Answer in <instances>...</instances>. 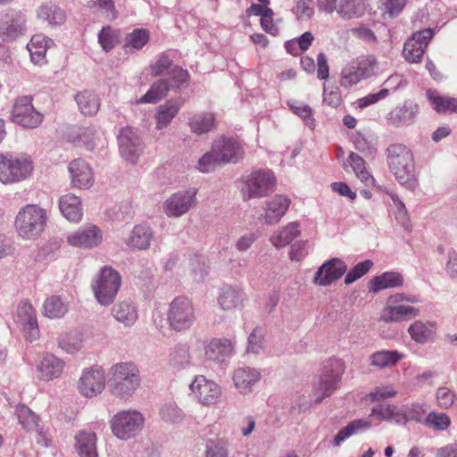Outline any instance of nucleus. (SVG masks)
Segmentation results:
<instances>
[{
  "label": "nucleus",
  "instance_id": "nucleus-60",
  "mask_svg": "<svg viewBox=\"0 0 457 457\" xmlns=\"http://www.w3.org/2000/svg\"><path fill=\"white\" fill-rule=\"evenodd\" d=\"M205 457H228L226 444L221 440H208L205 445Z\"/></svg>",
  "mask_w": 457,
  "mask_h": 457
},
{
  "label": "nucleus",
  "instance_id": "nucleus-11",
  "mask_svg": "<svg viewBox=\"0 0 457 457\" xmlns=\"http://www.w3.org/2000/svg\"><path fill=\"white\" fill-rule=\"evenodd\" d=\"M197 189L188 188L170 195L163 203V212L169 218H179L197 204Z\"/></svg>",
  "mask_w": 457,
  "mask_h": 457
},
{
  "label": "nucleus",
  "instance_id": "nucleus-54",
  "mask_svg": "<svg viewBox=\"0 0 457 457\" xmlns=\"http://www.w3.org/2000/svg\"><path fill=\"white\" fill-rule=\"evenodd\" d=\"M170 364L177 370L186 369L190 365L191 355L189 350L185 346H179L170 354Z\"/></svg>",
  "mask_w": 457,
  "mask_h": 457
},
{
  "label": "nucleus",
  "instance_id": "nucleus-14",
  "mask_svg": "<svg viewBox=\"0 0 457 457\" xmlns=\"http://www.w3.org/2000/svg\"><path fill=\"white\" fill-rule=\"evenodd\" d=\"M69 245L82 249L97 247L103 241L102 230L94 224H88L67 236Z\"/></svg>",
  "mask_w": 457,
  "mask_h": 457
},
{
  "label": "nucleus",
  "instance_id": "nucleus-32",
  "mask_svg": "<svg viewBox=\"0 0 457 457\" xmlns=\"http://www.w3.org/2000/svg\"><path fill=\"white\" fill-rule=\"evenodd\" d=\"M37 18L47 22L51 27L65 23L67 15L64 10L54 4H44L37 10Z\"/></svg>",
  "mask_w": 457,
  "mask_h": 457
},
{
  "label": "nucleus",
  "instance_id": "nucleus-24",
  "mask_svg": "<svg viewBox=\"0 0 457 457\" xmlns=\"http://www.w3.org/2000/svg\"><path fill=\"white\" fill-rule=\"evenodd\" d=\"M245 300V293L241 287L237 286H224L220 288L218 297V303L224 311L241 308Z\"/></svg>",
  "mask_w": 457,
  "mask_h": 457
},
{
  "label": "nucleus",
  "instance_id": "nucleus-13",
  "mask_svg": "<svg viewBox=\"0 0 457 457\" xmlns=\"http://www.w3.org/2000/svg\"><path fill=\"white\" fill-rule=\"evenodd\" d=\"M433 37L434 30L431 29H426L413 33L404 43L403 50L404 59L411 63L420 62L428 43Z\"/></svg>",
  "mask_w": 457,
  "mask_h": 457
},
{
  "label": "nucleus",
  "instance_id": "nucleus-37",
  "mask_svg": "<svg viewBox=\"0 0 457 457\" xmlns=\"http://www.w3.org/2000/svg\"><path fill=\"white\" fill-rule=\"evenodd\" d=\"M371 427L370 421L363 419L354 420L349 422L345 427L342 428L334 436L331 444L334 447H338L344 441L351 436L361 431L369 429Z\"/></svg>",
  "mask_w": 457,
  "mask_h": 457
},
{
  "label": "nucleus",
  "instance_id": "nucleus-56",
  "mask_svg": "<svg viewBox=\"0 0 457 457\" xmlns=\"http://www.w3.org/2000/svg\"><path fill=\"white\" fill-rule=\"evenodd\" d=\"M218 158V154L214 153L213 146L212 145L211 151L205 153L198 160L197 169L204 173L214 170L218 165L223 164Z\"/></svg>",
  "mask_w": 457,
  "mask_h": 457
},
{
  "label": "nucleus",
  "instance_id": "nucleus-57",
  "mask_svg": "<svg viewBox=\"0 0 457 457\" xmlns=\"http://www.w3.org/2000/svg\"><path fill=\"white\" fill-rule=\"evenodd\" d=\"M172 68L171 60L165 54H160L156 61L151 64L150 71L151 75L154 77L169 75Z\"/></svg>",
  "mask_w": 457,
  "mask_h": 457
},
{
  "label": "nucleus",
  "instance_id": "nucleus-61",
  "mask_svg": "<svg viewBox=\"0 0 457 457\" xmlns=\"http://www.w3.org/2000/svg\"><path fill=\"white\" fill-rule=\"evenodd\" d=\"M28 205L22 207L18 212L15 220L14 227L20 237L27 238L29 237V211Z\"/></svg>",
  "mask_w": 457,
  "mask_h": 457
},
{
  "label": "nucleus",
  "instance_id": "nucleus-52",
  "mask_svg": "<svg viewBox=\"0 0 457 457\" xmlns=\"http://www.w3.org/2000/svg\"><path fill=\"white\" fill-rule=\"evenodd\" d=\"M187 269L192 279L199 282L207 274L208 267L202 255L195 254L187 260Z\"/></svg>",
  "mask_w": 457,
  "mask_h": 457
},
{
  "label": "nucleus",
  "instance_id": "nucleus-45",
  "mask_svg": "<svg viewBox=\"0 0 457 457\" xmlns=\"http://www.w3.org/2000/svg\"><path fill=\"white\" fill-rule=\"evenodd\" d=\"M58 345L67 353H76L82 348L83 335L76 330L63 333L58 338Z\"/></svg>",
  "mask_w": 457,
  "mask_h": 457
},
{
  "label": "nucleus",
  "instance_id": "nucleus-18",
  "mask_svg": "<svg viewBox=\"0 0 457 457\" xmlns=\"http://www.w3.org/2000/svg\"><path fill=\"white\" fill-rule=\"evenodd\" d=\"M25 24L24 15L0 13V37L3 40L15 39L25 32Z\"/></svg>",
  "mask_w": 457,
  "mask_h": 457
},
{
  "label": "nucleus",
  "instance_id": "nucleus-40",
  "mask_svg": "<svg viewBox=\"0 0 457 457\" xmlns=\"http://www.w3.org/2000/svg\"><path fill=\"white\" fill-rule=\"evenodd\" d=\"M77 104L84 115L93 116L97 113L100 108L98 96L93 91H83L75 96Z\"/></svg>",
  "mask_w": 457,
  "mask_h": 457
},
{
  "label": "nucleus",
  "instance_id": "nucleus-4",
  "mask_svg": "<svg viewBox=\"0 0 457 457\" xmlns=\"http://www.w3.org/2000/svg\"><path fill=\"white\" fill-rule=\"evenodd\" d=\"M344 372L345 364L342 360L333 358L325 362L319 380L314 384L315 403H320L338 388Z\"/></svg>",
  "mask_w": 457,
  "mask_h": 457
},
{
  "label": "nucleus",
  "instance_id": "nucleus-17",
  "mask_svg": "<svg viewBox=\"0 0 457 457\" xmlns=\"http://www.w3.org/2000/svg\"><path fill=\"white\" fill-rule=\"evenodd\" d=\"M347 270L346 263L339 258L324 262L316 271L313 282L318 286H328L338 280Z\"/></svg>",
  "mask_w": 457,
  "mask_h": 457
},
{
  "label": "nucleus",
  "instance_id": "nucleus-7",
  "mask_svg": "<svg viewBox=\"0 0 457 457\" xmlns=\"http://www.w3.org/2000/svg\"><path fill=\"white\" fill-rule=\"evenodd\" d=\"M170 327L175 331L189 329L196 320L193 303L185 296H178L170 303L167 312Z\"/></svg>",
  "mask_w": 457,
  "mask_h": 457
},
{
  "label": "nucleus",
  "instance_id": "nucleus-39",
  "mask_svg": "<svg viewBox=\"0 0 457 457\" xmlns=\"http://www.w3.org/2000/svg\"><path fill=\"white\" fill-rule=\"evenodd\" d=\"M69 310V303L59 295L47 297L43 304V314L49 319H61Z\"/></svg>",
  "mask_w": 457,
  "mask_h": 457
},
{
  "label": "nucleus",
  "instance_id": "nucleus-10",
  "mask_svg": "<svg viewBox=\"0 0 457 457\" xmlns=\"http://www.w3.org/2000/svg\"><path fill=\"white\" fill-rule=\"evenodd\" d=\"M192 397L200 404L211 407L219 403L221 397V388L213 380L208 379L203 375L195 377L189 385Z\"/></svg>",
  "mask_w": 457,
  "mask_h": 457
},
{
  "label": "nucleus",
  "instance_id": "nucleus-53",
  "mask_svg": "<svg viewBox=\"0 0 457 457\" xmlns=\"http://www.w3.org/2000/svg\"><path fill=\"white\" fill-rule=\"evenodd\" d=\"M160 417L168 423L175 424L184 420V412L173 402L165 403L160 409Z\"/></svg>",
  "mask_w": 457,
  "mask_h": 457
},
{
  "label": "nucleus",
  "instance_id": "nucleus-36",
  "mask_svg": "<svg viewBox=\"0 0 457 457\" xmlns=\"http://www.w3.org/2000/svg\"><path fill=\"white\" fill-rule=\"evenodd\" d=\"M76 450L79 457H97L96 433L80 431L76 436Z\"/></svg>",
  "mask_w": 457,
  "mask_h": 457
},
{
  "label": "nucleus",
  "instance_id": "nucleus-64",
  "mask_svg": "<svg viewBox=\"0 0 457 457\" xmlns=\"http://www.w3.org/2000/svg\"><path fill=\"white\" fill-rule=\"evenodd\" d=\"M397 395V391L393 386L386 385L380 386L374 388L369 395L368 398L371 402H378L388 398L395 397Z\"/></svg>",
  "mask_w": 457,
  "mask_h": 457
},
{
  "label": "nucleus",
  "instance_id": "nucleus-42",
  "mask_svg": "<svg viewBox=\"0 0 457 457\" xmlns=\"http://www.w3.org/2000/svg\"><path fill=\"white\" fill-rule=\"evenodd\" d=\"M348 162L352 167L355 176L366 186L371 187L375 185V179L370 173L366 167L364 159L354 152H351L348 156Z\"/></svg>",
  "mask_w": 457,
  "mask_h": 457
},
{
  "label": "nucleus",
  "instance_id": "nucleus-46",
  "mask_svg": "<svg viewBox=\"0 0 457 457\" xmlns=\"http://www.w3.org/2000/svg\"><path fill=\"white\" fill-rule=\"evenodd\" d=\"M370 416L390 423L400 424L403 422V415L396 406L379 404L371 409Z\"/></svg>",
  "mask_w": 457,
  "mask_h": 457
},
{
  "label": "nucleus",
  "instance_id": "nucleus-28",
  "mask_svg": "<svg viewBox=\"0 0 457 457\" xmlns=\"http://www.w3.org/2000/svg\"><path fill=\"white\" fill-rule=\"evenodd\" d=\"M59 209L62 215L70 221L78 223L82 219V206L79 196L67 194L59 199Z\"/></svg>",
  "mask_w": 457,
  "mask_h": 457
},
{
  "label": "nucleus",
  "instance_id": "nucleus-62",
  "mask_svg": "<svg viewBox=\"0 0 457 457\" xmlns=\"http://www.w3.org/2000/svg\"><path fill=\"white\" fill-rule=\"evenodd\" d=\"M450 419L445 413L430 412L425 419V424L437 430H445L450 426Z\"/></svg>",
  "mask_w": 457,
  "mask_h": 457
},
{
  "label": "nucleus",
  "instance_id": "nucleus-33",
  "mask_svg": "<svg viewBox=\"0 0 457 457\" xmlns=\"http://www.w3.org/2000/svg\"><path fill=\"white\" fill-rule=\"evenodd\" d=\"M52 44L53 40L43 34H36L30 37V61L40 66L46 64V54Z\"/></svg>",
  "mask_w": 457,
  "mask_h": 457
},
{
  "label": "nucleus",
  "instance_id": "nucleus-26",
  "mask_svg": "<svg viewBox=\"0 0 457 457\" xmlns=\"http://www.w3.org/2000/svg\"><path fill=\"white\" fill-rule=\"evenodd\" d=\"M154 233L149 226L136 225L125 238V244L133 249L145 250L150 247Z\"/></svg>",
  "mask_w": 457,
  "mask_h": 457
},
{
  "label": "nucleus",
  "instance_id": "nucleus-48",
  "mask_svg": "<svg viewBox=\"0 0 457 457\" xmlns=\"http://www.w3.org/2000/svg\"><path fill=\"white\" fill-rule=\"evenodd\" d=\"M149 41V32L144 29H136L128 34L125 38L124 49L126 53L131 50L142 49Z\"/></svg>",
  "mask_w": 457,
  "mask_h": 457
},
{
  "label": "nucleus",
  "instance_id": "nucleus-38",
  "mask_svg": "<svg viewBox=\"0 0 457 457\" xmlns=\"http://www.w3.org/2000/svg\"><path fill=\"white\" fill-rule=\"evenodd\" d=\"M403 353L395 350H381L373 353L370 356V364L378 369H384L396 365L403 359Z\"/></svg>",
  "mask_w": 457,
  "mask_h": 457
},
{
  "label": "nucleus",
  "instance_id": "nucleus-19",
  "mask_svg": "<svg viewBox=\"0 0 457 457\" xmlns=\"http://www.w3.org/2000/svg\"><path fill=\"white\" fill-rule=\"evenodd\" d=\"M260 371L254 368L244 366L233 371V383L236 389L242 395L251 393L261 380Z\"/></svg>",
  "mask_w": 457,
  "mask_h": 457
},
{
  "label": "nucleus",
  "instance_id": "nucleus-5",
  "mask_svg": "<svg viewBox=\"0 0 457 457\" xmlns=\"http://www.w3.org/2000/svg\"><path fill=\"white\" fill-rule=\"evenodd\" d=\"M378 68V60L375 55H361L351 61L341 71L340 85L349 88L357 85L361 80L375 75Z\"/></svg>",
  "mask_w": 457,
  "mask_h": 457
},
{
  "label": "nucleus",
  "instance_id": "nucleus-20",
  "mask_svg": "<svg viewBox=\"0 0 457 457\" xmlns=\"http://www.w3.org/2000/svg\"><path fill=\"white\" fill-rule=\"evenodd\" d=\"M65 363L52 353H46L39 357L37 364V372L40 379L49 381L60 377Z\"/></svg>",
  "mask_w": 457,
  "mask_h": 457
},
{
  "label": "nucleus",
  "instance_id": "nucleus-58",
  "mask_svg": "<svg viewBox=\"0 0 457 457\" xmlns=\"http://www.w3.org/2000/svg\"><path fill=\"white\" fill-rule=\"evenodd\" d=\"M373 266V262L370 260H365L357 263L353 269H351L345 278V283L350 285L365 275L370 269Z\"/></svg>",
  "mask_w": 457,
  "mask_h": 457
},
{
  "label": "nucleus",
  "instance_id": "nucleus-12",
  "mask_svg": "<svg viewBox=\"0 0 457 457\" xmlns=\"http://www.w3.org/2000/svg\"><path fill=\"white\" fill-rule=\"evenodd\" d=\"M106 382L104 370L95 366L83 370L78 382V388L83 396L92 398L103 392Z\"/></svg>",
  "mask_w": 457,
  "mask_h": 457
},
{
  "label": "nucleus",
  "instance_id": "nucleus-41",
  "mask_svg": "<svg viewBox=\"0 0 457 457\" xmlns=\"http://www.w3.org/2000/svg\"><path fill=\"white\" fill-rule=\"evenodd\" d=\"M403 284V278L401 273L395 271L384 272L372 279L370 291L377 293L386 288L399 287Z\"/></svg>",
  "mask_w": 457,
  "mask_h": 457
},
{
  "label": "nucleus",
  "instance_id": "nucleus-63",
  "mask_svg": "<svg viewBox=\"0 0 457 457\" xmlns=\"http://www.w3.org/2000/svg\"><path fill=\"white\" fill-rule=\"evenodd\" d=\"M263 345V333L259 328H254L248 337L246 352L248 353H259Z\"/></svg>",
  "mask_w": 457,
  "mask_h": 457
},
{
  "label": "nucleus",
  "instance_id": "nucleus-9",
  "mask_svg": "<svg viewBox=\"0 0 457 457\" xmlns=\"http://www.w3.org/2000/svg\"><path fill=\"white\" fill-rule=\"evenodd\" d=\"M276 184V178L270 170H254L245 179L241 192L245 200L260 198L272 190Z\"/></svg>",
  "mask_w": 457,
  "mask_h": 457
},
{
  "label": "nucleus",
  "instance_id": "nucleus-43",
  "mask_svg": "<svg viewBox=\"0 0 457 457\" xmlns=\"http://www.w3.org/2000/svg\"><path fill=\"white\" fill-rule=\"evenodd\" d=\"M170 88V82L166 79H159L154 82L147 92L142 96L137 104H155L163 98Z\"/></svg>",
  "mask_w": 457,
  "mask_h": 457
},
{
  "label": "nucleus",
  "instance_id": "nucleus-44",
  "mask_svg": "<svg viewBox=\"0 0 457 457\" xmlns=\"http://www.w3.org/2000/svg\"><path fill=\"white\" fill-rule=\"evenodd\" d=\"M11 120L12 122L27 127L29 124V96H21L14 99L11 111Z\"/></svg>",
  "mask_w": 457,
  "mask_h": 457
},
{
  "label": "nucleus",
  "instance_id": "nucleus-55",
  "mask_svg": "<svg viewBox=\"0 0 457 457\" xmlns=\"http://www.w3.org/2000/svg\"><path fill=\"white\" fill-rule=\"evenodd\" d=\"M118 42L116 31L111 27H104L98 33V43L104 52H110Z\"/></svg>",
  "mask_w": 457,
  "mask_h": 457
},
{
  "label": "nucleus",
  "instance_id": "nucleus-31",
  "mask_svg": "<svg viewBox=\"0 0 457 457\" xmlns=\"http://www.w3.org/2000/svg\"><path fill=\"white\" fill-rule=\"evenodd\" d=\"M187 124L192 133L200 136L213 130L217 121L214 113L203 112L191 116Z\"/></svg>",
  "mask_w": 457,
  "mask_h": 457
},
{
  "label": "nucleus",
  "instance_id": "nucleus-15",
  "mask_svg": "<svg viewBox=\"0 0 457 457\" xmlns=\"http://www.w3.org/2000/svg\"><path fill=\"white\" fill-rule=\"evenodd\" d=\"M118 141L121 157L128 162L136 163L143 151V145L137 132L129 127L123 128L120 131Z\"/></svg>",
  "mask_w": 457,
  "mask_h": 457
},
{
  "label": "nucleus",
  "instance_id": "nucleus-50",
  "mask_svg": "<svg viewBox=\"0 0 457 457\" xmlns=\"http://www.w3.org/2000/svg\"><path fill=\"white\" fill-rule=\"evenodd\" d=\"M29 416L30 430H33L36 434L37 444L44 447L49 446L51 438L48 428H46L45 424L42 423L40 418L32 411H30Z\"/></svg>",
  "mask_w": 457,
  "mask_h": 457
},
{
  "label": "nucleus",
  "instance_id": "nucleus-47",
  "mask_svg": "<svg viewBox=\"0 0 457 457\" xmlns=\"http://www.w3.org/2000/svg\"><path fill=\"white\" fill-rule=\"evenodd\" d=\"M47 222L46 210L30 204V238L38 237L46 228Z\"/></svg>",
  "mask_w": 457,
  "mask_h": 457
},
{
  "label": "nucleus",
  "instance_id": "nucleus-51",
  "mask_svg": "<svg viewBox=\"0 0 457 457\" xmlns=\"http://www.w3.org/2000/svg\"><path fill=\"white\" fill-rule=\"evenodd\" d=\"M427 96L437 112H457V99L443 97L430 90L427 92Z\"/></svg>",
  "mask_w": 457,
  "mask_h": 457
},
{
  "label": "nucleus",
  "instance_id": "nucleus-1",
  "mask_svg": "<svg viewBox=\"0 0 457 457\" xmlns=\"http://www.w3.org/2000/svg\"><path fill=\"white\" fill-rule=\"evenodd\" d=\"M141 385L140 370L132 361H122L112 365L107 373L110 394L120 400L130 398Z\"/></svg>",
  "mask_w": 457,
  "mask_h": 457
},
{
  "label": "nucleus",
  "instance_id": "nucleus-3",
  "mask_svg": "<svg viewBox=\"0 0 457 457\" xmlns=\"http://www.w3.org/2000/svg\"><path fill=\"white\" fill-rule=\"evenodd\" d=\"M121 285L120 273L111 266L103 267L91 282L94 295L101 305L113 303Z\"/></svg>",
  "mask_w": 457,
  "mask_h": 457
},
{
  "label": "nucleus",
  "instance_id": "nucleus-49",
  "mask_svg": "<svg viewBox=\"0 0 457 457\" xmlns=\"http://www.w3.org/2000/svg\"><path fill=\"white\" fill-rule=\"evenodd\" d=\"M352 142L357 151L362 153L368 158H374L377 154V144L372 139L356 131L352 136Z\"/></svg>",
  "mask_w": 457,
  "mask_h": 457
},
{
  "label": "nucleus",
  "instance_id": "nucleus-8",
  "mask_svg": "<svg viewBox=\"0 0 457 457\" xmlns=\"http://www.w3.org/2000/svg\"><path fill=\"white\" fill-rule=\"evenodd\" d=\"M28 168L29 162L25 154H0V181L2 183L12 184L25 179Z\"/></svg>",
  "mask_w": 457,
  "mask_h": 457
},
{
  "label": "nucleus",
  "instance_id": "nucleus-16",
  "mask_svg": "<svg viewBox=\"0 0 457 457\" xmlns=\"http://www.w3.org/2000/svg\"><path fill=\"white\" fill-rule=\"evenodd\" d=\"M212 146L214 153L218 154V160L223 164L237 163L245 156L242 144L233 137H220L212 143Z\"/></svg>",
  "mask_w": 457,
  "mask_h": 457
},
{
  "label": "nucleus",
  "instance_id": "nucleus-2",
  "mask_svg": "<svg viewBox=\"0 0 457 457\" xmlns=\"http://www.w3.org/2000/svg\"><path fill=\"white\" fill-rule=\"evenodd\" d=\"M386 163L395 179L406 188L417 187L415 162L411 149L400 143L390 144L386 150Z\"/></svg>",
  "mask_w": 457,
  "mask_h": 457
},
{
  "label": "nucleus",
  "instance_id": "nucleus-25",
  "mask_svg": "<svg viewBox=\"0 0 457 457\" xmlns=\"http://www.w3.org/2000/svg\"><path fill=\"white\" fill-rule=\"evenodd\" d=\"M235 343L228 338H213L205 347L207 359L222 362L234 353Z\"/></svg>",
  "mask_w": 457,
  "mask_h": 457
},
{
  "label": "nucleus",
  "instance_id": "nucleus-35",
  "mask_svg": "<svg viewBox=\"0 0 457 457\" xmlns=\"http://www.w3.org/2000/svg\"><path fill=\"white\" fill-rule=\"evenodd\" d=\"M420 311L417 308L403 304H395L385 308L382 319L386 322H400L417 317Z\"/></svg>",
  "mask_w": 457,
  "mask_h": 457
},
{
  "label": "nucleus",
  "instance_id": "nucleus-34",
  "mask_svg": "<svg viewBox=\"0 0 457 457\" xmlns=\"http://www.w3.org/2000/svg\"><path fill=\"white\" fill-rule=\"evenodd\" d=\"M114 319L126 327L132 326L137 320V311L129 300L116 303L112 309Z\"/></svg>",
  "mask_w": 457,
  "mask_h": 457
},
{
  "label": "nucleus",
  "instance_id": "nucleus-6",
  "mask_svg": "<svg viewBox=\"0 0 457 457\" xmlns=\"http://www.w3.org/2000/svg\"><path fill=\"white\" fill-rule=\"evenodd\" d=\"M112 434L120 440H129L137 436L145 426L143 413L137 410L117 412L111 420Z\"/></svg>",
  "mask_w": 457,
  "mask_h": 457
},
{
  "label": "nucleus",
  "instance_id": "nucleus-27",
  "mask_svg": "<svg viewBox=\"0 0 457 457\" xmlns=\"http://www.w3.org/2000/svg\"><path fill=\"white\" fill-rule=\"evenodd\" d=\"M408 333L414 342L423 345L434 341L436 328L434 322L416 320L409 326Z\"/></svg>",
  "mask_w": 457,
  "mask_h": 457
},
{
  "label": "nucleus",
  "instance_id": "nucleus-29",
  "mask_svg": "<svg viewBox=\"0 0 457 457\" xmlns=\"http://www.w3.org/2000/svg\"><path fill=\"white\" fill-rule=\"evenodd\" d=\"M181 105L180 101L176 99H170L159 105L154 115L156 129L167 128L179 112Z\"/></svg>",
  "mask_w": 457,
  "mask_h": 457
},
{
  "label": "nucleus",
  "instance_id": "nucleus-21",
  "mask_svg": "<svg viewBox=\"0 0 457 457\" xmlns=\"http://www.w3.org/2000/svg\"><path fill=\"white\" fill-rule=\"evenodd\" d=\"M291 201L282 195H276L271 200L266 202L264 213L260 216L267 225L277 224L286 214Z\"/></svg>",
  "mask_w": 457,
  "mask_h": 457
},
{
  "label": "nucleus",
  "instance_id": "nucleus-22",
  "mask_svg": "<svg viewBox=\"0 0 457 457\" xmlns=\"http://www.w3.org/2000/svg\"><path fill=\"white\" fill-rule=\"evenodd\" d=\"M419 112V107L411 102H405L402 106L394 108L386 116L388 124L395 128L412 124Z\"/></svg>",
  "mask_w": 457,
  "mask_h": 457
},
{
  "label": "nucleus",
  "instance_id": "nucleus-23",
  "mask_svg": "<svg viewBox=\"0 0 457 457\" xmlns=\"http://www.w3.org/2000/svg\"><path fill=\"white\" fill-rule=\"evenodd\" d=\"M69 171L73 187L89 188L93 185L94 174L91 167L85 161L77 159L71 162Z\"/></svg>",
  "mask_w": 457,
  "mask_h": 457
},
{
  "label": "nucleus",
  "instance_id": "nucleus-59",
  "mask_svg": "<svg viewBox=\"0 0 457 457\" xmlns=\"http://www.w3.org/2000/svg\"><path fill=\"white\" fill-rule=\"evenodd\" d=\"M80 140L88 150H94L98 145L103 144L101 134L94 128H86L79 135Z\"/></svg>",
  "mask_w": 457,
  "mask_h": 457
},
{
  "label": "nucleus",
  "instance_id": "nucleus-30",
  "mask_svg": "<svg viewBox=\"0 0 457 457\" xmlns=\"http://www.w3.org/2000/svg\"><path fill=\"white\" fill-rule=\"evenodd\" d=\"M300 234L298 222H290L287 226L275 230L270 237V242L276 249H281L291 244Z\"/></svg>",
  "mask_w": 457,
  "mask_h": 457
}]
</instances>
